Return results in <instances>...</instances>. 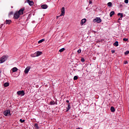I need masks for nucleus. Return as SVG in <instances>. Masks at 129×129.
<instances>
[{
	"label": "nucleus",
	"instance_id": "f257e3e1",
	"mask_svg": "<svg viewBox=\"0 0 129 129\" xmlns=\"http://www.w3.org/2000/svg\"><path fill=\"white\" fill-rule=\"evenodd\" d=\"M8 58H9V56L8 55H4L0 58V63H4L6 62L7 60H8Z\"/></svg>",
	"mask_w": 129,
	"mask_h": 129
},
{
	"label": "nucleus",
	"instance_id": "f03ea898",
	"mask_svg": "<svg viewBox=\"0 0 129 129\" xmlns=\"http://www.w3.org/2000/svg\"><path fill=\"white\" fill-rule=\"evenodd\" d=\"M64 15H65V8L62 7L61 8V14H60V16H57L56 19H58L59 18V17H62V16H63Z\"/></svg>",
	"mask_w": 129,
	"mask_h": 129
},
{
	"label": "nucleus",
	"instance_id": "7ed1b4c3",
	"mask_svg": "<svg viewBox=\"0 0 129 129\" xmlns=\"http://www.w3.org/2000/svg\"><path fill=\"white\" fill-rule=\"evenodd\" d=\"M20 16H21L19 13L17 11L14 14V19L18 20L19 18H20Z\"/></svg>",
	"mask_w": 129,
	"mask_h": 129
},
{
	"label": "nucleus",
	"instance_id": "20e7f679",
	"mask_svg": "<svg viewBox=\"0 0 129 129\" xmlns=\"http://www.w3.org/2000/svg\"><path fill=\"white\" fill-rule=\"evenodd\" d=\"M3 114H4V115H5V116H8V115H9V114H10V115H11V110H10V109L6 110V111H5L3 112Z\"/></svg>",
	"mask_w": 129,
	"mask_h": 129
},
{
	"label": "nucleus",
	"instance_id": "39448f33",
	"mask_svg": "<svg viewBox=\"0 0 129 129\" xmlns=\"http://www.w3.org/2000/svg\"><path fill=\"white\" fill-rule=\"evenodd\" d=\"M17 94L20 96H24L25 95V91L24 90L19 91L17 92Z\"/></svg>",
	"mask_w": 129,
	"mask_h": 129
},
{
	"label": "nucleus",
	"instance_id": "423d86ee",
	"mask_svg": "<svg viewBox=\"0 0 129 129\" xmlns=\"http://www.w3.org/2000/svg\"><path fill=\"white\" fill-rule=\"evenodd\" d=\"M24 11H25V8H22L20 10H19V11H17L20 15H24Z\"/></svg>",
	"mask_w": 129,
	"mask_h": 129
},
{
	"label": "nucleus",
	"instance_id": "0eeeda50",
	"mask_svg": "<svg viewBox=\"0 0 129 129\" xmlns=\"http://www.w3.org/2000/svg\"><path fill=\"white\" fill-rule=\"evenodd\" d=\"M95 22L97 23L98 24H99V23H101V19L100 18L97 17L94 20Z\"/></svg>",
	"mask_w": 129,
	"mask_h": 129
},
{
	"label": "nucleus",
	"instance_id": "6e6552de",
	"mask_svg": "<svg viewBox=\"0 0 129 129\" xmlns=\"http://www.w3.org/2000/svg\"><path fill=\"white\" fill-rule=\"evenodd\" d=\"M31 69V67H27L24 71V72L25 73V74H28V73H29V71H30V70Z\"/></svg>",
	"mask_w": 129,
	"mask_h": 129
},
{
	"label": "nucleus",
	"instance_id": "1a4fd4ad",
	"mask_svg": "<svg viewBox=\"0 0 129 129\" xmlns=\"http://www.w3.org/2000/svg\"><path fill=\"white\" fill-rule=\"evenodd\" d=\"M27 3H28L29 6H33L34 5V2L31 1L30 0H26Z\"/></svg>",
	"mask_w": 129,
	"mask_h": 129
},
{
	"label": "nucleus",
	"instance_id": "9d476101",
	"mask_svg": "<svg viewBox=\"0 0 129 129\" xmlns=\"http://www.w3.org/2000/svg\"><path fill=\"white\" fill-rule=\"evenodd\" d=\"M5 23L6 24V25H11V24H12V20H6Z\"/></svg>",
	"mask_w": 129,
	"mask_h": 129
},
{
	"label": "nucleus",
	"instance_id": "9b49d317",
	"mask_svg": "<svg viewBox=\"0 0 129 129\" xmlns=\"http://www.w3.org/2000/svg\"><path fill=\"white\" fill-rule=\"evenodd\" d=\"M35 54H36V57H38V56L42 55V51H37Z\"/></svg>",
	"mask_w": 129,
	"mask_h": 129
},
{
	"label": "nucleus",
	"instance_id": "f8f14e48",
	"mask_svg": "<svg viewBox=\"0 0 129 129\" xmlns=\"http://www.w3.org/2000/svg\"><path fill=\"white\" fill-rule=\"evenodd\" d=\"M41 8L44 10H46V9L48 8V6L47 5H41Z\"/></svg>",
	"mask_w": 129,
	"mask_h": 129
},
{
	"label": "nucleus",
	"instance_id": "ddd939ff",
	"mask_svg": "<svg viewBox=\"0 0 129 129\" xmlns=\"http://www.w3.org/2000/svg\"><path fill=\"white\" fill-rule=\"evenodd\" d=\"M86 23V19H83L81 21V25H83V24H85Z\"/></svg>",
	"mask_w": 129,
	"mask_h": 129
},
{
	"label": "nucleus",
	"instance_id": "4468645a",
	"mask_svg": "<svg viewBox=\"0 0 129 129\" xmlns=\"http://www.w3.org/2000/svg\"><path fill=\"white\" fill-rule=\"evenodd\" d=\"M70 108H71V107L70 106V103H69L68 104V107L67 108L66 112H68V111H69Z\"/></svg>",
	"mask_w": 129,
	"mask_h": 129
},
{
	"label": "nucleus",
	"instance_id": "2eb2a0df",
	"mask_svg": "<svg viewBox=\"0 0 129 129\" xmlns=\"http://www.w3.org/2000/svg\"><path fill=\"white\" fill-rule=\"evenodd\" d=\"M34 127L35 129H39L40 128V127H39V125H38V123H35L34 124Z\"/></svg>",
	"mask_w": 129,
	"mask_h": 129
},
{
	"label": "nucleus",
	"instance_id": "dca6fc26",
	"mask_svg": "<svg viewBox=\"0 0 129 129\" xmlns=\"http://www.w3.org/2000/svg\"><path fill=\"white\" fill-rule=\"evenodd\" d=\"M110 110H111V112H114V111H115V108H114V107L113 106H112L110 108Z\"/></svg>",
	"mask_w": 129,
	"mask_h": 129
},
{
	"label": "nucleus",
	"instance_id": "f3484780",
	"mask_svg": "<svg viewBox=\"0 0 129 129\" xmlns=\"http://www.w3.org/2000/svg\"><path fill=\"white\" fill-rule=\"evenodd\" d=\"M18 71V68L15 67L12 69V72H17Z\"/></svg>",
	"mask_w": 129,
	"mask_h": 129
},
{
	"label": "nucleus",
	"instance_id": "a211bd4d",
	"mask_svg": "<svg viewBox=\"0 0 129 129\" xmlns=\"http://www.w3.org/2000/svg\"><path fill=\"white\" fill-rule=\"evenodd\" d=\"M114 14H115L114 11H111L109 14L110 17H112L113 15H114Z\"/></svg>",
	"mask_w": 129,
	"mask_h": 129
},
{
	"label": "nucleus",
	"instance_id": "6ab92c4d",
	"mask_svg": "<svg viewBox=\"0 0 129 129\" xmlns=\"http://www.w3.org/2000/svg\"><path fill=\"white\" fill-rule=\"evenodd\" d=\"M49 104L50 105H54L55 104V101H51L50 102Z\"/></svg>",
	"mask_w": 129,
	"mask_h": 129
},
{
	"label": "nucleus",
	"instance_id": "aec40b11",
	"mask_svg": "<svg viewBox=\"0 0 129 129\" xmlns=\"http://www.w3.org/2000/svg\"><path fill=\"white\" fill-rule=\"evenodd\" d=\"M117 16H120V18H122L123 14H122V13H119L117 14Z\"/></svg>",
	"mask_w": 129,
	"mask_h": 129
},
{
	"label": "nucleus",
	"instance_id": "412c9836",
	"mask_svg": "<svg viewBox=\"0 0 129 129\" xmlns=\"http://www.w3.org/2000/svg\"><path fill=\"white\" fill-rule=\"evenodd\" d=\"M114 46H116V47H117L118 46V41H115L114 44Z\"/></svg>",
	"mask_w": 129,
	"mask_h": 129
},
{
	"label": "nucleus",
	"instance_id": "4be33fe9",
	"mask_svg": "<svg viewBox=\"0 0 129 129\" xmlns=\"http://www.w3.org/2000/svg\"><path fill=\"white\" fill-rule=\"evenodd\" d=\"M5 87H8V86H10V83H5L4 84Z\"/></svg>",
	"mask_w": 129,
	"mask_h": 129
},
{
	"label": "nucleus",
	"instance_id": "5701e85b",
	"mask_svg": "<svg viewBox=\"0 0 129 129\" xmlns=\"http://www.w3.org/2000/svg\"><path fill=\"white\" fill-rule=\"evenodd\" d=\"M63 51H65V48H61L60 49H59V52H60V53H62Z\"/></svg>",
	"mask_w": 129,
	"mask_h": 129
},
{
	"label": "nucleus",
	"instance_id": "b1692460",
	"mask_svg": "<svg viewBox=\"0 0 129 129\" xmlns=\"http://www.w3.org/2000/svg\"><path fill=\"white\" fill-rule=\"evenodd\" d=\"M45 41V39H42L38 41V44H41V43H42V42H44Z\"/></svg>",
	"mask_w": 129,
	"mask_h": 129
},
{
	"label": "nucleus",
	"instance_id": "393cba45",
	"mask_svg": "<svg viewBox=\"0 0 129 129\" xmlns=\"http://www.w3.org/2000/svg\"><path fill=\"white\" fill-rule=\"evenodd\" d=\"M108 7H111L112 6V3L111 2H109L107 4Z\"/></svg>",
	"mask_w": 129,
	"mask_h": 129
},
{
	"label": "nucleus",
	"instance_id": "a878e982",
	"mask_svg": "<svg viewBox=\"0 0 129 129\" xmlns=\"http://www.w3.org/2000/svg\"><path fill=\"white\" fill-rule=\"evenodd\" d=\"M13 15H14V12H13V11L11 12L9 14V17H10V16H13Z\"/></svg>",
	"mask_w": 129,
	"mask_h": 129
},
{
	"label": "nucleus",
	"instance_id": "bb28decb",
	"mask_svg": "<svg viewBox=\"0 0 129 129\" xmlns=\"http://www.w3.org/2000/svg\"><path fill=\"white\" fill-rule=\"evenodd\" d=\"M77 79H78V77L77 76H75L74 77V80H77Z\"/></svg>",
	"mask_w": 129,
	"mask_h": 129
},
{
	"label": "nucleus",
	"instance_id": "cd10ccee",
	"mask_svg": "<svg viewBox=\"0 0 129 129\" xmlns=\"http://www.w3.org/2000/svg\"><path fill=\"white\" fill-rule=\"evenodd\" d=\"M81 62H85V59H84V58L82 57L81 59Z\"/></svg>",
	"mask_w": 129,
	"mask_h": 129
},
{
	"label": "nucleus",
	"instance_id": "c85d7f7f",
	"mask_svg": "<svg viewBox=\"0 0 129 129\" xmlns=\"http://www.w3.org/2000/svg\"><path fill=\"white\" fill-rule=\"evenodd\" d=\"M19 121H20V122H22V123L25 122V119L23 120L22 119H20Z\"/></svg>",
	"mask_w": 129,
	"mask_h": 129
},
{
	"label": "nucleus",
	"instance_id": "c756f323",
	"mask_svg": "<svg viewBox=\"0 0 129 129\" xmlns=\"http://www.w3.org/2000/svg\"><path fill=\"white\" fill-rule=\"evenodd\" d=\"M129 54V51H126L124 52V55H127Z\"/></svg>",
	"mask_w": 129,
	"mask_h": 129
},
{
	"label": "nucleus",
	"instance_id": "7c9ffc66",
	"mask_svg": "<svg viewBox=\"0 0 129 129\" xmlns=\"http://www.w3.org/2000/svg\"><path fill=\"white\" fill-rule=\"evenodd\" d=\"M128 39L127 38H123V41H124L125 42H126V41H128Z\"/></svg>",
	"mask_w": 129,
	"mask_h": 129
},
{
	"label": "nucleus",
	"instance_id": "2f4dec72",
	"mask_svg": "<svg viewBox=\"0 0 129 129\" xmlns=\"http://www.w3.org/2000/svg\"><path fill=\"white\" fill-rule=\"evenodd\" d=\"M78 53L79 54H80V53H81V49H79L78 51H77Z\"/></svg>",
	"mask_w": 129,
	"mask_h": 129
},
{
	"label": "nucleus",
	"instance_id": "473e14b6",
	"mask_svg": "<svg viewBox=\"0 0 129 129\" xmlns=\"http://www.w3.org/2000/svg\"><path fill=\"white\" fill-rule=\"evenodd\" d=\"M125 4H128V0H124Z\"/></svg>",
	"mask_w": 129,
	"mask_h": 129
},
{
	"label": "nucleus",
	"instance_id": "72a5a7b5",
	"mask_svg": "<svg viewBox=\"0 0 129 129\" xmlns=\"http://www.w3.org/2000/svg\"><path fill=\"white\" fill-rule=\"evenodd\" d=\"M115 51L114 50H111V53H112V54H113V53H115Z\"/></svg>",
	"mask_w": 129,
	"mask_h": 129
},
{
	"label": "nucleus",
	"instance_id": "f704fd0d",
	"mask_svg": "<svg viewBox=\"0 0 129 129\" xmlns=\"http://www.w3.org/2000/svg\"><path fill=\"white\" fill-rule=\"evenodd\" d=\"M120 20H122V19L120 17V18L118 19V23H119V21H120Z\"/></svg>",
	"mask_w": 129,
	"mask_h": 129
},
{
	"label": "nucleus",
	"instance_id": "c9c22d12",
	"mask_svg": "<svg viewBox=\"0 0 129 129\" xmlns=\"http://www.w3.org/2000/svg\"><path fill=\"white\" fill-rule=\"evenodd\" d=\"M89 5H91V4H92V2L89 1Z\"/></svg>",
	"mask_w": 129,
	"mask_h": 129
},
{
	"label": "nucleus",
	"instance_id": "e433bc0d",
	"mask_svg": "<svg viewBox=\"0 0 129 129\" xmlns=\"http://www.w3.org/2000/svg\"><path fill=\"white\" fill-rule=\"evenodd\" d=\"M4 25V24H1V29H2V27Z\"/></svg>",
	"mask_w": 129,
	"mask_h": 129
},
{
	"label": "nucleus",
	"instance_id": "4c0bfd02",
	"mask_svg": "<svg viewBox=\"0 0 129 129\" xmlns=\"http://www.w3.org/2000/svg\"><path fill=\"white\" fill-rule=\"evenodd\" d=\"M66 102H67V103H69V100H66Z\"/></svg>",
	"mask_w": 129,
	"mask_h": 129
},
{
	"label": "nucleus",
	"instance_id": "58836bf2",
	"mask_svg": "<svg viewBox=\"0 0 129 129\" xmlns=\"http://www.w3.org/2000/svg\"><path fill=\"white\" fill-rule=\"evenodd\" d=\"M124 64H127V61H125V62L124 63Z\"/></svg>",
	"mask_w": 129,
	"mask_h": 129
},
{
	"label": "nucleus",
	"instance_id": "ea45409f",
	"mask_svg": "<svg viewBox=\"0 0 129 129\" xmlns=\"http://www.w3.org/2000/svg\"><path fill=\"white\" fill-rule=\"evenodd\" d=\"M1 73H2V71H0V74H1Z\"/></svg>",
	"mask_w": 129,
	"mask_h": 129
},
{
	"label": "nucleus",
	"instance_id": "a19ab883",
	"mask_svg": "<svg viewBox=\"0 0 129 129\" xmlns=\"http://www.w3.org/2000/svg\"><path fill=\"white\" fill-rule=\"evenodd\" d=\"M76 129H80V128H77Z\"/></svg>",
	"mask_w": 129,
	"mask_h": 129
}]
</instances>
